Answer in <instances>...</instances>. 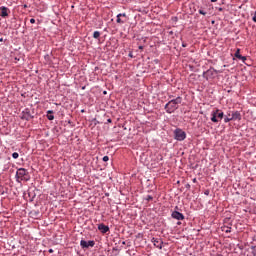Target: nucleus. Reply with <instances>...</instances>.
Masks as SVG:
<instances>
[{"mask_svg": "<svg viewBox=\"0 0 256 256\" xmlns=\"http://www.w3.org/2000/svg\"><path fill=\"white\" fill-rule=\"evenodd\" d=\"M146 201H153V196L147 195L146 196Z\"/></svg>", "mask_w": 256, "mask_h": 256, "instance_id": "412c9836", "label": "nucleus"}, {"mask_svg": "<svg viewBox=\"0 0 256 256\" xmlns=\"http://www.w3.org/2000/svg\"><path fill=\"white\" fill-rule=\"evenodd\" d=\"M211 3H217V0H210Z\"/></svg>", "mask_w": 256, "mask_h": 256, "instance_id": "c756f323", "label": "nucleus"}, {"mask_svg": "<svg viewBox=\"0 0 256 256\" xmlns=\"http://www.w3.org/2000/svg\"><path fill=\"white\" fill-rule=\"evenodd\" d=\"M230 117H233V112L230 111Z\"/></svg>", "mask_w": 256, "mask_h": 256, "instance_id": "72a5a7b5", "label": "nucleus"}, {"mask_svg": "<svg viewBox=\"0 0 256 256\" xmlns=\"http://www.w3.org/2000/svg\"><path fill=\"white\" fill-rule=\"evenodd\" d=\"M172 97H173V96H172V95H170V96H169V99H171Z\"/></svg>", "mask_w": 256, "mask_h": 256, "instance_id": "4c0bfd02", "label": "nucleus"}, {"mask_svg": "<svg viewBox=\"0 0 256 256\" xmlns=\"http://www.w3.org/2000/svg\"><path fill=\"white\" fill-rule=\"evenodd\" d=\"M121 15H123V17H127V14H125V13H120V14L117 15L116 22L123 24V23H125V21L121 20Z\"/></svg>", "mask_w": 256, "mask_h": 256, "instance_id": "4468645a", "label": "nucleus"}, {"mask_svg": "<svg viewBox=\"0 0 256 256\" xmlns=\"http://www.w3.org/2000/svg\"><path fill=\"white\" fill-rule=\"evenodd\" d=\"M138 49H140V51H143L144 47L143 46H139Z\"/></svg>", "mask_w": 256, "mask_h": 256, "instance_id": "cd10ccee", "label": "nucleus"}, {"mask_svg": "<svg viewBox=\"0 0 256 256\" xmlns=\"http://www.w3.org/2000/svg\"><path fill=\"white\" fill-rule=\"evenodd\" d=\"M222 231H224V233H231V226H223Z\"/></svg>", "mask_w": 256, "mask_h": 256, "instance_id": "dca6fc26", "label": "nucleus"}, {"mask_svg": "<svg viewBox=\"0 0 256 256\" xmlns=\"http://www.w3.org/2000/svg\"><path fill=\"white\" fill-rule=\"evenodd\" d=\"M193 183H197V178H194V179H193Z\"/></svg>", "mask_w": 256, "mask_h": 256, "instance_id": "7c9ffc66", "label": "nucleus"}, {"mask_svg": "<svg viewBox=\"0 0 256 256\" xmlns=\"http://www.w3.org/2000/svg\"><path fill=\"white\" fill-rule=\"evenodd\" d=\"M174 137L176 141H185V139H187V133H185V131H183L182 129L177 128L174 131Z\"/></svg>", "mask_w": 256, "mask_h": 256, "instance_id": "423d86ee", "label": "nucleus"}, {"mask_svg": "<svg viewBox=\"0 0 256 256\" xmlns=\"http://www.w3.org/2000/svg\"><path fill=\"white\" fill-rule=\"evenodd\" d=\"M181 103H183V97L178 96L174 99H171L168 103H166V105L164 106V109L166 113L171 115V113H175V111L179 109V105H181Z\"/></svg>", "mask_w": 256, "mask_h": 256, "instance_id": "f257e3e1", "label": "nucleus"}, {"mask_svg": "<svg viewBox=\"0 0 256 256\" xmlns=\"http://www.w3.org/2000/svg\"><path fill=\"white\" fill-rule=\"evenodd\" d=\"M229 121H241V112L234 111L233 117H231V111L227 112V115L224 118V123H229Z\"/></svg>", "mask_w": 256, "mask_h": 256, "instance_id": "7ed1b4c3", "label": "nucleus"}, {"mask_svg": "<svg viewBox=\"0 0 256 256\" xmlns=\"http://www.w3.org/2000/svg\"><path fill=\"white\" fill-rule=\"evenodd\" d=\"M113 251H117V248H113Z\"/></svg>", "mask_w": 256, "mask_h": 256, "instance_id": "c9c22d12", "label": "nucleus"}, {"mask_svg": "<svg viewBox=\"0 0 256 256\" xmlns=\"http://www.w3.org/2000/svg\"><path fill=\"white\" fill-rule=\"evenodd\" d=\"M204 195H209V190H206V191L204 192Z\"/></svg>", "mask_w": 256, "mask_h": 256, "instance_id": "c85d7f7f", "label": "nucleus"}, {"mask_svg": "<svg viewBox=\"0 0 256 256\" xmlns=\"http://www.w3.org/2000/svg\"><path fill=\"white\" fill-rule=\"evenodd\" d=\"M107 123H113V120H111V118H109V119L107 120Z\"/></svg>", "mask_w": 256, "mask_h": 256, "instance_id": "a878e982", "label": "nucleus"}, {"mask_svg": "<svg viewBox=\"0 0 256 256\" xmlns=\"http://www.w3.org/2000/svg\"><path fill=\"white\" fill-rule=\"evenodd\" d=\"M12 157L13 159H19V153L17 152L12 153Z\"/></svg>", "mask_w": 256, "mask_h": 256, "instance_id": "a211bd4d", "label": "nucleus"}, {"mask_svg": "<svg viewBox=\"0 0 256 256\" xmlns=\"http://www.w3.org/2000/svg\"><path fill=\"white\" fill-rule=\"evenodd\" d=\"M48 253H53V249H49V250H48Z\"/></svg>", "mask_w": 256, "mask_h": 256, "instance_id": "2f4dec72", "label": "nucleus"}, {"mask_svg": "<svg viewBox=\"0 0 256 256\" xmlns=\"http://www.w3.org/2000/svg\"><path fill=\"white\" fill-rule=\"evenodd\" d=\"M185 187H186V189H191V185L190 184H186Z\"/></svg>", "mask_w": 256, "mask_h": 256, "instance_id": "393cba45", "label": "nucleus"}, {"mask_svg": "<svg viewBox=\"0 0 256 256\" xmlns=\"http://www.w3.org/2000/svg\"><path fill=\"white\" fill-rule=\"evenodd\" d=\"M171 217L172 219H176L177 221H183V219H185V215L177 210L172 212Z\"/></svg>", "mask_w": 256, "mask_h": 256, "instance_id": "6e6552de", "label": "nucleus"}, {"mask_svg": "<svg viewBox=\"0 0 256 256\" xmlns=\"http://www.w3.org/2000/svg\"><path fill=\"white\" fill-rule=\"evenodd\" d=\"M151 242L157 249H163V240L161 238H152Z\"/></svg>", "mask_w": 256, "mask_h": 256, "instance_id": "9d476101", "label": "nucleus"}, {"mask_svg": "<svg viewBox=\"0 0 256 256\" xmlns=\"http://www.w3.org/2000/svg\"><path fill=\"white\" fill-rule=\"evenodd\" d=\"M182 47H187V43L183 42Z\"/></svg>", "mask_w": 256, "mask_h": 256, "instance_id": "bb28decb", "label": "nucleus"}, {"mask_svg": "<svg viewBox=\"0 0 256 256\" xmlns=\"http://www.w3.org/2000/svg\"><path fill=\"white\" fill-rule=\"evenodd\" d=\"M198 13H199L200 15H207V12H205L203 9H200V10L198 11Z\"/></svg>", "mask_w": 256, "mask_h": 256, "instance_id": "aec40b11", "label": "nucleus"}, {"mask_svg": "<svg viewBox=\"0 0 256 256\" xmlns=\"http://www.w3.org/2000/svg\"><path fill=\"white\" fill-rule=\"evenodd\" d=\"M31 180V174H29V171L25 168H19L16 172V181L17 183H21V181H30Z\"/></svg>", "mask_w": 256, "mask_h": 256, "instance_id": "f03ea898", "label": "nucleus"}, {"mask_svg": "<svg viewBox=\"0 0 256 256\" xmlns=\"http://www.w3.org/2000/svg\"><path fill=\"white\" fill-rule=\"evenodd\" d=\"M22 119H25V121H31V119H33V115L31 114V110H29V108H26L22 112Z\"/></svg>", "mask_w": 256, "mask_h": 256, "instance_id": "1a4fd4ad", "label": "nucleus"}, {"mask_svg": "<svg viewBox=\"0 0 256 256\" xmlns=\"http://www.w3.org/2000/svg\"><path fill=\"white\" fill-rule=\"evenodd\" d=\"M0 17H9V8L5 6L0 7Z\"/></svg>", "mask_w": 256, "mask_h": 256, "instance_id": "ddd939ff", "label": "nucleus"}, {"mask_svg": "<svg viewBox=\"0 0 256 256\" xmlns=\"http://www.w3.org/2000/svg\"><path fill=\"white\" fill-rule=\"evenodd\" d=\"M102 161H104L105 163H107V161H109V156H104V157L102 158Z\"/></svg>", "mask_w": 256, "mask_h": 256, "instance_id": "4be33fe9", "label": "nucleus"}, {"mask_svg": "<svg viewBox=\"0 0 256 256\" xmlns=\"http://www.w3.org/2000/svg\"><path fill=\"white\" fill-rule=\"evenodd\" d=\"M252 21H254V23H256V11L254 13V16L252 17Z\"/></svg>", "mask_w": 256, "mask_h": 256, "instance_id": "5701e85b", "label": "nucleus"}, {"mask_svg": "<svg viewBox=\"0 0 256 256\" xmlns=\"http://www.w3.org/2000/svg\"><path fill=\"white\" fill-rule=\"evenodd\" d=\"M0 41H3V38H1Z\"/></svg>", "mask_w": 256, "mask_h": 256, "instance_id": "58836bf2", "label": "nucleus"}, {"mask_svg": "<svg viewBox=\"0 0 256 256\" xmlns=\"http://www.w3.org/2000/svg\"><path fill=\"white\" fill-rule=\"evenodd\" d=\"M252 255L256 256V246H251Z\"/></svg>", "mask_w": 256, "mask_h": 256, "instance_id": "6ab92c4d", "label": "nucleus"}, {"mask_svg": "<svg viewBox=\"0 0 256 256\" xmlns=\"http://www.w3.org/2000/svg\"><path fill=\"white\" fill-rule=\"evenodd\" d=\"M154 63H159V60L158 59L154 60Z\"/></svg>", "mask_w": 256, "mask_h": 256, "instance_id": "473e14b6", "label": "nucleus"}, {"mask_svg": "<svg viewBox=\"0 0 256 256\" xmlns=\"http://www.w3.org/2000/svg\"><path fill=\"white\" fill-rule=\"evenodd\" d=\"M98 230L103 234L105 235V233H109V226L101 223L98 225Z\"/></svg>", "mask_w": 256, "mask_h": 256, "instance_id": "f8f14e48", "label": "nucleus"}, {"mask_svg": "<svg viewBox=\"0 0 256 256\" xmlns=\"http://www.w3.org/2000/svg\"><path fill=\"white\" fill-rule=\"evenodd\" d=\"M234 56L236 57V59L243 61V63H245V61H247V57L241 55V49H239V48L236 50Z\"/></svg>", "mask_w": 256, "mask_h": 256, "instance_id": "9b49d317", "label": "nucleus"}, {"mask_svg": "<svg viewBox=\"0 0 256 256\" xmlns=\"http://www.w3.org/2000/svg\"><path fill=\"white\" fill-rule=\"evenodd\" d=\"M215 75H217V70H215V68H210L203 72L202 77L206 79V81H209L210 79H215Z\"/></svg>", "mask_w": 256, "mask_h": 256, "instance_id": "39448f33", "label": "nucleus"}, {"mask_svg": "<svg viewBox=\"0 0 256 256\" xmlns=\"http://www.w3.org/2000/svg\"><path fill=\"white\" fill-rule=\"evenodd\" d=\"M30 23L34 24L35 23V18H31Z\"/></svg>", "mask_w": 256, "mask_h": 256, "instance_id": "b1692460", "label": "nucleus"}, {"mask_svg": "<svg viewBox=\"0 0 256 256\" xmlns=\"http://www.w3.org/2000/svg\"><path fill=\"white\" fill-rule=\"evenodd\" d=\"M80 247L82 249H89V247H95V242L93 240H90V241L81 240Z\"/></svg>", "mask_w": 256, "mask_h": 256, "instance_id": "0eeeda50", "label": "nucleus"}, {"mask_svg": "<svg viewBox=\"0 0 256 256\" xmlns=\"http://www.w3.org/2000/svg\"><path fill=\"white\" fill-rule=\"evenodd\" d=\"M218 11H223V8H219Z\"/></svg>", "mask_w": 256, "mask_h": 256, "instance_id": "f704fd0d", "label": "nucleus"}, {"mask_svg": "<svg viewBox=\"0 0 256 256\" xmlns=\"http://www.w3.org/2000/svg\"><path fill=\"white\" fill-rule=\"evenodd\" d=\"M223 117H225V114L223 113V111L216 109L215 111L212 112L211 121L212 123H219V121H221Z\"/></svg>", "mask_w": 256, "mask_h": 256, "instance_id": "20e7f679", "label": "nucleus"}, {"mask_svg": "<svg viewBox=\"0 0 256 256\" xmlns=\"http://www.w3.org/2000/svg\"><path fill=\"white\" fill-rule=\"evenodd\" d=\"M47 113V119L49 121H53V119H55V116L53 115V110H49Z\"/></svg>", "mask_w": 256, "mask_h": 256, "instance_id": "2eb2a0df", "label": "nucleus"}, {"mask_svg": "<svg viewBox=\"0 0 256 256\" xmlns=\"http://www.w3.org/2000/svg\"><path fill=\"white\" fill-rule=\"evenodd\" d=\"M176 209H179V207L176 206Z\"/></svg>", "mask_w": 256, "mask_h": 256, "instance_id": "ea45409f", "label": "nucleus"}, {"mask_svg": "<svg viewBox=\"0 0 256 256\" xmlns=\"http://www.w3.org/2000/svg\"><path fill=\"white\" fill-rule=\"evenodd\" d=\"M100 37H101V32L95 31V32L93 33V38H94V39H99Z\"/></svg>", "mask_w": 256, "mask_h": 256, "instance_id": "f3484780", "label": "nucleus"}, {"mask_svg": "<svg viewBox=\"0 0 256 256\" xmlns=\"http://www.w3.org/2000/svg\"><path fill=\"white\" fill-rule=\"evenodd\" d=\"M107 94V91H104V95H106Z\"/></svg>", "mask_w": 256, "mask_h": 256, "instance_id": "e433bc0d", "label": "nucleus"}]
</instances>
